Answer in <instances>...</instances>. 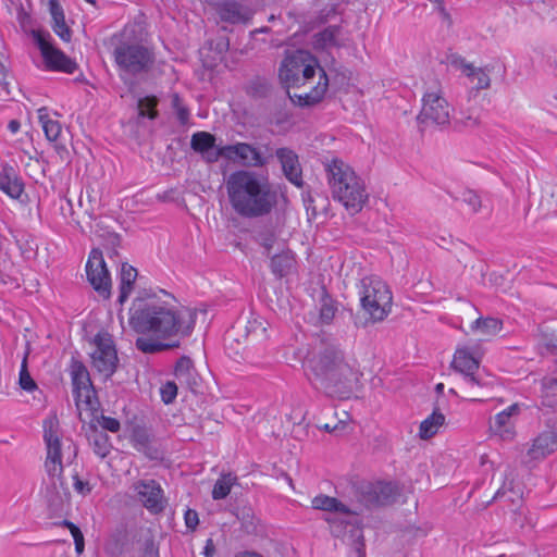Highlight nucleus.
Wrapping results in <instances>:
<instances>
[{"label":"nucleus","instance_id":"nucleus-1","mask_svg":"<svg viewBox=\"0 0 557 557\" xmlns=\"http://www.w3.org/2000/svg\"><path fill=\"white\" fill-rule=\"evenodd\" d=\"M197 319L195 309L156 295L134 300L129 309V325L138 334L135 346L144 354L178 348L181 341L191 335Z\"/></svg>","mask_w":557,"mask_h":557},{"label":"nucleus","instance_id":"nucleus-2","mask_svg":"<svg viewBox=\"0 0 557 557\" xmlns=\"http://www.w3.org/2000/svg\"><path fill=\"white\" fill-rule=\"evenodd\" d=\"M305 373L311 386L329 397L348 398L359 382V372L333 343L321 341L307 355Z\"/></svg>","mask_w":557,"mask_h":557},{"label":"nucleus","instance_id":"nucleus-3","mask_svg":"<svg viewBox=\"0 0 557 557\" xmlns=\"http://www.w3.org/2000/svg\"><path fill=\"white\" fill-rule=\"evenodd\" d=\"M225 188L232 209L242 218L268 215L277 202L269 177L250 169L232 172L225 181Z\"/></svg>","mask_w":557,"mask_h":557},{"label":"nucleus","instance_id":"nucleus-4","mask_svg":"<svg viewBox=\"0 0 557 557\" xmlns=\"http://www.w3.org/2000/svg\"><path fill=\"white\" fill-rule=\"evenodd\" d=\"M278 77L282 85L289 88H299L308 85V90L290 94L289 99L299 107H311L319 103L329 87V77L314 57L308 51L296 50L282 61Z\"/></svg>","mask_w":557,"mask_h":557},{"label":"nucleus","instance_id":"nucleus-5","mask_svg":"<svg viewBox=\"0 0 557 557\" xmlns=\"http://www.w3.org/2000/svg\"><path fill=\"white\" fill-rule=\"evenodd\" d=\"M59 420L55 414L44 421V440L47 445V458L45 469L50 478V487L47 498L49 507L54 512H61L70 504L71 494L63 481V455H66L69 462L77 456V447L71 441L62 443L58 435Z\"/></svg>","mask_w":557,"mask_h":557},{"label":"nucleus","instance_id":"nucleus-6","mask_svg":"<svg viewBox=\"0 0 557 557\" xmlns=\"http://www.w3.org/2000/svg\"><path fill=\"white\" fill-rule=\"evenodd\" d=\"M332 196L351 214H357L367 203L369 194L363 181L352 168L341 159H332L325 164Z\"/></svg>","mask_w":557,"mask_h":557},{"label":"nucleus","instance_id":"nucleus-7","mask_svg":"<svg viewBox=\"0 0 557 557\" xmlns=\"http://www.w3.org/2000/svg\"><path fill=\"white\" fill-rule=\"evenodd\" d=\"M450 368L460 374L457 387L470 400H482L483 389L492 385L490 376L480 372V362L467 350L455 351Z\"/></svg>","mask_w":557,"mask_h":557},{"label":"nucleus","instance_id":"nucleus-8","mask_svg":"<svg viewBox=\"0 0 557 557\" xmlns=\"http://www.w3.org/2000/svg\"><path fill=\"white\" fill-rule=\"evenodd\" d=\"M360 304L368 321L376 323L383 321L392 309V292L379 276L363 277L359 283Z\"/></svg>","mask_w":557,"mask_h":557},{"label":"nucleus","instance_id":"nucleus-9","mask_svg":"<svg viewBox=\"0 0 557 557\" xmlns=\"http://www.w3.org/2000/svg\"><path fill=\"white\" fill-rule=\"evenodd\" d=\"M120 77L126 82L128 76L148 73L154 63V53L139 44L120 42L113 50Z\"/></svg>","mask_w":557,"mask_h":557},{"label":"nucleus","instance_id":"nucleus-10","mask_svg":"<svg viewBox=\"0 0 557 557\" xmlns=\"http://www.w3.org/2000/svg\"><path fill=\"white\" fill-rule=\"evenodd\" d=\"M223 158L246 168H263L273 158L269 145L256 146L249 143H236L223 146Z\"/></svg>","mask_w":557,"mask_h":557},{"label":"nucleus","instance_id":"nucleus-11","mask_svg":"<svg viewBox=\"0 0 557 557\" xmlns=\"http://www.w3.org/2000/svg\"><path fill=\"white\" fill-rule=\"evenodd\" d=\"M422 102V109L417 116L421 131L449 123L450 107L441 90L425 92Z\"/></svg>","mask_w":557,"mask_h":557},{"label":"nucleus","instance_id":"nucleus-12","mask_svg":"<svg viewBox=\"0 0 557 557\" xmlns=\"http://www.w3.org/2000/svg\"><path fill=\"white\" fill-rule=\"evenodd\" d=\"M32 34L47 67L69 74L74 73L77 66L76 63L51 44L49 33L33 30Z\"/></svg>","mask_w":557,"mask_h":557},{"label":"nucleus","instance_id":"nucleus-13","mask_svg":"<svg viewBox=\"0 0 557 557\" xmlns=\"http://www.w3.org/2000/svg\"><path fill=\"white\" fill-rule=\"evenodd\" d=\"M94 343L96 348L91 354L92 366L104 379H109L115 372L119 362L113 339L108 333H98Z\"/></svg>","mask_w":557,"mask_h":557},{"label":"nucleus","instance_id":"nucleus-14","mask_svg":"<svg viewBox=\"0 0 557 557\" xmlns=\"http://www.w3.org/2000/svg\"><path fill=\"white\" fill-rule=\"evenodd\" d=\"M86 276L92 288L102 297L109 298L111 294V276L99 248L91 249L87 263Z\"/></svg>","mask_w":557,"mask_h":557},{"label":"nucleus","instance_id":"nucleus-15","mask_svg":"<svg viewBox=\"0 0 557 557\" xmlns=\"http://www.w3.org/2000/svg\"><path fill=\"white\" fill-rule=\"evenodd\" d=\"M398 496L397 486L391 482L366 483L359 490V500L367 508L392 505Z\"/></svg>","mask_w":557,"mask_h":557},{"label":"nucleus","instance_id":"nucleus-16","mask_svg":"<svg viewBox=\"0 0 557 557\" xmlns=\"http://www.w3.org/2000/svg\"><path fill=\"white\" fill-rule=\"evenodd\" d=\"M333 536L341 537L350 545L357 557H366L363 532L359 524L351 520L341 518H325Z\"/></svg>","mask_w":557,"mask_h":557},{"label":"nucleus","instance_id":"nucleus-17","mask_svg":"<svg viewBox=\"0 0 557 557\" xmlns=\"http://www.w3.org/2000/svg\"><path fill=\"white\" fill-rule=\"evenodd\" d=\"M138 500L151 513H160L166 506L163 490L154 480H139L133 485Z\"/></svg>","mask_w":557,"mask_h":557},{"label":"nucleus","instance_id":"nucleus-18","mask_svg":"<svg viewBox=\"0 0 557 557\" xmlns=\"http://www.w3.org/2000/svg\"><path fill=\"white\" fill-rule=\"evenodd\" d=\"M71 377L73 385V395L78 405L79 401L85 399V403L90 409L94 408L91 400L92 385L87 368L81 362L73 360L71 364Z\"/></svg>","mask_w":557,"mask_h":557},{"label":"nucleus","instance_id":"nucleus-19","mask_svg":"<svg viewBox=\"0 0 557 557\" xmlns=\"http://www.w3.org/2000/svg\"><path fill=\"white\" fill-rule=\"evenodd\" d=\"M275 157L281 163L284 176L295 186L301 187L302 170L297 153L290 148H278L275 150Z\"/></svg>","mask_w":557,"mask_h":557},{"label":"nucleus","instance_id":"nucleus-20","mask_svg":"<svg viewBox=\"0 0 557 557\" xmlns=\"http://www.w3.org/2000/svg\"><path fill=\"white\" fill-rule=\"evenodd\" d=\"M216 138L214 135L208 132H197L193 134L190 140V147L195 152L202 156L203 160L208 163H214L220 158H223L221 153L223 146L215 148Z\"/></svg>","mask_w":557,"mask_h":557},{"label":"nucleus","instance_id":"nucleus-21","mask_svg":"<svg viewBox=\"0 0 557 557\" xmlns=\"http://www.w3.org/2000/svg\"><path fill=\"white\" fill-rule=\"evenodd\" d=\"M557 450V433L553 430H546L540 433L532 442L527 451L530 460H542Z\"/></svg>","mask_w":557,"mask_h":557},{"label":"nucleus","instance_id":"nucleus-22","mask_svg":"<svg viewBox=\"0 0 557 557\" xmlns=\"http://www.w3.org/2000/svg\"><path fill=\"white\" fill-rule=\"evenodd\" d=\"M518 412L519 406L517 404L509 406L507 409L495 416L494 422H491L490 424V430L503 441L513 440L515 430L510 419Z\"/></svg>","mask_w":557,"mask_h":557},{"label":"nucleus","instance_id":"nucleus-23","mask_svg":"<svg viewBox=\"0 0 557 557\" xmlns=\"http://www.w3.org/2000/svg\"><path fill=\"white\" fill-rule=\"evenodd\" d=\"M131 442L136 450L143 453L150 460L161 459L162 454L153 444L151 434L146 428L135 426L131 435Z\"/></svg>","mask_w":557,"mask_h":557},{"label":"nucleus","instance_id":"nucleus-24","mask_svg":"<svg viewBox=\"0 0 557 557\" xmlns=\"http://www.w3.org/2000/svg\"><path fill=\"white\" fill-rule=\"evenodd\" d=\"M175 379L181 385H185L189 389L198 386V374L194 367L193 360L187 356H182L174 368Z\"/></svg>","mask_w":557,"mask_h":557},{"label":"nucleus","instance_id":"nucleus-25","mask_svg":"<svg viewBox=\"0 0 557 557\" xmlns=\"http://www.w3.org/2000/svg\"><path fill=\"white\" fill-rule=\"evenodd\" d=\"M0 189L13 199H17L23 190L24 183L13 166L4 165L0 172Z\"/></svg>","mask_w":557,"mask_h":557},{"label":"nucleus","instance_id":"nucleus-26","mask_svg":"<svg viewBox=\"0 0 557 557\" xmlns=\"http://www.w3.org/2000/svg\"><path fill=\"white\" fill-rule=\"evenodd\" d=\"M311 505L313 509L329 511V512H338L347 516H357L358 512L356 510H351L344 503L338 500L335 497H331L324 494H320L312 498Z\"/></svg>","mask_w":557,"mask_h":557},{"label":"nucleus","instance_id":"nucleus-27","mask_svg":"<svg viewBox=\"0 0 557 557\" xmlns=\"http://www.w3.org/2000/svg\"><path fill=\"white\" fill-rule=\"evenodd\" d=\"M295 263L294 255L290 250H282L278 253H275L271 258V270L273 274L278 277H283L287 275L293 269Z\"/></svg>","mask_w":557,"mask_h":557},{"label":"nucleus","instance_id":"nucleus-28","mask_svg":"<svg viewBox=\"0 0 557 557\" xmlns=\"http://www.w3.org/2000/svg\"><path fill=\"white\" fill-rule=\"evenodd\" d=\"M445 421V417L437 409L433 411L431 416H429L425 420H423L420 424L419 435L422 440H428L434 436L440 426L443 425Z\"/></svg>","mask_w":557,"mask_h":557},{"label":"nucleus","instance_id":"nucleus-29","mask_svg":"<svg viewBox=\"0 0 557 557\" xmlns=\"http://www.w3.org/2000/svg\"><path fill=\"white\" fill-rule=\"evenodd\" d=\"M38 119L41 123L46 138L49 141H57L62 132L61 124L58 121L51 120L49 117L48 110L45 107L38 110Z\"/></svg>","mask_w":557,"mask_h":557},{"label":"nucleus","instance_id":"nucleus-30","mask_svg":"<svg viewBox=\"0 0 557 557\" xmlns=\"http://www.w3.org/2000/svg\"><path fill=\"white\" fill-rule=\"evenodd\" d=\"M137 277V270L128 263H122L120 278V301L123 302L129 295L133 284Z\"/></svg>","mask_w":557,"mask_h":557},{"label":"nucleus","instance_id":"nucleus-31","mask_svg":"<svg viewBox=\"0 0 557 557\" xmlns=\"http://www.w3.org/2000/svg\"><path fill=\"white\" fill-rule=\"evenodd\" d=\"M219 16L222 21L235 24L245 21L242 5L237 2H225L218 9Z\"/></svg>","mask_w":557,"mask_h":557},{"label":"nucleus","instance_id":"nucleus-32","mask_svg":"<svg viewBox=\"0 0 557 557\" xmlns=\"http://www.w3.org/2000/svg\"><path fill=\"white\" fill-rule=\"evenodd\" d=\"M503 322L496 318H479L472 325V331H478L484 336H494L502 331Z\"/></svg>","mask_w":557,"mask_h":557},{"label":"nucleus","instance_id":"nucleus-33","mask_svg":"<svg viewBox=\"0 0 557 557\" xmlns=\"http://www.w3.org/2000/svg\"><path fill=\"white\" fill-rule=\"evenodd\" d=\"M542 404L543 406L557 408V376L544 377L542 381Z\"/></svg>","mask_w":557,"mask_h":557},{"label":"nucleus","instance_id":"nucleus-34","mask_svg":"<svg viewBox=\"0 0 557 557\" xmlns=\"http://www.w3.org/2000/svg\"><path fill=\"white\" fill-rule=\"evenodd\" d=\"M90 442L94 447V453L99 456L100 458H104L110 453V444H109V436L103 433L99 432L98 430H94Z\"/></svg>","mask_w":557,"mask_h":557},{"label":"nucleus","instance_id":"nucleus-35","mask_svg":"<svg viewBox=\"0 0 557 557\" xmlns=\"http://www.w3.org/2000/svg\"><path fill=\"white\" fill-rule=\"evenodd\" d=\"M467 77L470 83L474 85L476 90L487 89L491 86V78L488 75V69L486 67H473Z\"/></svg>","mask_w":557,"mask_h":557},{"label":"nucleus","instance_id":"nucleus-36","mask_svg":"<svg viewBox=\"0 0 557 557\" xmlns=\"http://www.w3.org/2000/svg\"><path fill=\"white\" fill-rule=\"evenodd\" d=\"M235 481L236 478H233L231 474H223L213 486L212 498L214 500L225 498L230 494L231 487Z\"/></svg>","mask_w":557,"mask_h":557},{"label":"nucleus","instance_id":"nucleus-37","mask_svg":"<svg viewBox=\"0 0 557 557\" xmlns=\"http://www.w3.org/2000/svg\"><path fill=\"white\" fill-rule=\"evenodd\" d=\"M158 99L154 96H147L138 100V111L140 116H147L150 120H154L158 116L156 107Z\"/></svg>","mask_w":557,"mask_h":557},{"label":"nucleus","instance_id":"nucleus-38","mask_svg":"<svg viewBox=\"0 0 557 557\" xmlns=\"http://www.w3.org/2000/svg\"><path fill=\"white\" fill-rule=\"evenodd\" d=\"M28 351L25 352L21 363L18 384L22 389L32 392L37 388L36 382L33 380L27 368Z\"/></svg>","mask_w":557,"mask_h":557},{"label":"nucleus","instance_id":"nucleus-39","mask_svg":"<svg viewBox=\"0 0 557 557\" xmlns=\"http://www.w3.org/2000/svg\"><path fill=\"white\" fill-rule=\"evenodd\" d=\"M336 311V302L327 295H324L320 307V320L322 323L329 324L334 319Z\"/></svg>","mask_w":557,"mask_h":557},{"label":"nucleus","instance_id":"nucleus-40","mask_svg":"<svg viewBox=\"0 0 557 557\" xmlns=\"http://www.w3.org/2000/svg\"><path fill=\"white\" fill-rule=\"evenodd\" d=\"M236 517L238 520H240L242 527L247 533L256 532L257 527L255 523V515L251 508L243 507L242 509H238Z\"/></svg>","mask_w":557,"mask_h":557},{"label":"nucleus","instance_id":"nucleus-41","mask_svg":"<svg viewBox=\"0 0 557 557\" xmlns=\"http://www.w3.org/2000/svg\"><path fill=\"white\" fill-rule=\"evenodd\" d=\"M338 33L339 28L337 26H330L317 35V44L323 48L335 46L337 45L336 37Z\"/></svg>","mask_w":557,"mask_h":557},{"label":"nucleus","instance_id":"nucleus-42","mask_svg":"<svg viewBox=\"0 0 557 557\" xmlns=\"http://www.w3.org/2000/svg\"><path fill=\"white\" fill-rule=\"evenodd\" d=\"M271 91V85L264 79L252 81L248 87V92L256 98H265Z\"/></svg>","mask_w":557,"mask_h":557},{"label":"nucleus","instance_id":"nucleus-43","mask_svg":"<svg viewBox=\"0 0 557 557\" xmlns=\"http://www.w3.org/2000/svg\"><path fill=\"white\" fill-rule=\"evenodd\" d=\"M460 200L469 206L473 213H478L482 208L481 197L472 189L463 190Z\"/></svg>","mask_w":557,"mask_h":557},{"label":"nucleus","instance_id":"nucleus-44","mask_svg":"<svg viewBox=\"0 0 557 557\" xmlns=\"http://www.w3.org/2000/svg\"><path fill=\"white\" fill-rule=\"evenodd\" d=\"M172 108L176 112V116L182 125L187 124L189 120V110L183 106L182 99L178 94H173L171 98Z\"/></svg>","mask_w":557,"mask_h":557},{"label":"nucleus","instance_id":"nucleus-45","mask_svg":"<svg viewBox=\"0 0 557 557\" xmlns=\"http://www.w3.org/2000/svg\"><path fill=\"white\" fill-rule=\"evenodd\" d=\"M542 344L547 354L557 358V331L544 333Z\"/></svg>","mask_w":557,"mask_h":557},{"label":"nucleus","instance_id":"nucleus-46","mask_svg":"<svg viewBox=\"0 0 557 557\" xmlns=\"http://www.w3.org/2000/svg\"><path fill=\"white\" fill-rule=\"evenodd\" d=\"M53 32L65 42L72 38V32L65 23V17L52 21Z\"/></svg>","mask_w":557,"mask_h":557},{"label":"nucleus","instance_id":"nucleus-47","mask_svg":"<svg viewBox=\"0 0 557 557\" xmlns=\"http://www.w3.org/2000/svg\"><path fill=\"white\" fill-rule=\"evenodd\" d=\"M161 399L164 404L169 405L173 403V400L177 396V385L175 382H166L160 388Z\"/></svg>","mask_w":557,"mask_h":557},{"label":"nucleus","instance_id":"nucleus-48","mask_svg":"<svg viewBox=\"0 0 557 557\" xmlns=\"http://www.w3.org/2000/svg\"><path fill=\"white\" fill-rule=\"evenodd\" d=\"M258 243L264 248L265 255L270 256L273 247L277 244V239L272 232H263L258 235Z\"/></svg>","mask_w":557,"mask_h":557},{"label":"nucleus","instance_id":"nucleus-49","mask_svg":"<svg viewBox=\"0 0 557 557\" xmlns=\"http://www.w3.org/2000/svg\"><path fill=\"white\" fill-rule=\"evenodd\" d=\"M449 63L453 67L460 70L465 76L469 75V72L474 67L472 63H468L462 57L457 54L449 57Z\"/></svg>","mask_w":557,"mask_h":557},{"label":"nucleus","instance_id":"nucleus-50","mask_svg":"<svg viewBox=\"0 0 557 557\" xmlns=\"http://www.w3.org/2000/svg\"><path fill=\"white\" fill-rule=\"evenodd\" d=\"M73 487L82 496H86L92 491L91 484L88 481H83L77 473L73 475Z\"/></svg>","mask_w":557,"mask_h":557},{"label":"nucleus","instance_id":"nucleus-51","mask_svg":"<svg viewBox=\"0 0 557 557\" xmlns=\"http://www.w3.org/2000/svg\"><path fill=\"white\" fill-rule=\"evenodd\" d=\"M100 425L102 429L113 433L117 432L121 428L119 420L106 416H101Z\"/></svg>","mask_w":557,"mask_h":557},{"label":"nucleus","instance_id":"nucleus-52","mask_svg":"<svg viewBox=\"0 0 557 557\" xmlns=\"http://www.w3.org/2000/svg\"><path fill=\"white\" fill-rule=\"evenodd\" d=\"M104 240L106 249L119 247L121 244V237L117 233H103L99 235Z\"/></svg>","mask_w":557,"mask_h":557},{"label":"nucleus","instance_id":"nucleus-53","mask_svg":"<svg viewBox=\"0 0 557 557\" xmlns=\"http://www.w3.org/2000/svg\"><path fill=\"white\" fill-rule=\"evenodd\" d=\"M184 519H185L186 527L191 531H194L199 523L198 513L196 510H193V509L186 510Z\"/></svg>","mask_w":557,"mask_h":557},{"label":"nucleus","instance_id":"nucleus-54","mask_svg":"<svg viewBox=\"0 0 557 557\" xmlns=\"http://www.w3.org/2000/svg\"><path fill=\"white\" fill-rule=\"evenodd\" d=\"M49 11L52 16V21L61 20V18L65 17L63 9L59 3V0H50L49 1Z\"/></svg>","mask_w":557,"mask_h":557},{"label":"nucleus","instance_id":"nucleus-55","mask_svg":"<svg viewBox=\"0 0 557 557\" xmlns=\"http://www.w3.org/2000/svg\"><path fill=\"white\" fill-rule=\"evenodd\" d=\"M247 330L248 332L257 336L262 335L265 332V327L262 326V322L257 319H253L252 321L248 322Z\"/></svg>","mask_w":557,"mask_h":557},{"label":"nucleus","instance_id":"nucleus-56","mask_svg":"<svg viewBox=\"0 0 557 557\" xmlns=\"http://www.w3.org/2000/svg\"><path fill=\"white\" fill-rule=\"evenodd\" d=\"M456 123L460 124L463 127H474L479 125V119L472 115H467L458 119Z\"/></svg>","mask_w":557,"mask_h":557},{"label":"nucleus","instance_id":"nucleus-57","mask_svg":"<svg viewBox=\"0 0 557 557\" xmlns=\"http://www.w3.org/2000/svg\"><path fill=\"white\" fill-rule=\"evenodd\" d=\"M344 428H345L344 421H338L334 425H331L330 423H325L324 425L320 426V429L325 430L327 432H335V431H337L339 429H344Z\"/></svg>","mask_w":557,"mask_h":557},{"label":"nucleus","instance_id":"nucleus-58","mask_svg":"<svg viewBox=\"0 0 557 557\" xmlns=\"http://www.w3.org/2000/svg\"><path fill=\"white\" fill-rule=\"evenodd\" d=\"M73 539H74V543L75 544H81V543H84V535L81 531V529L76 530L75 532L71 533Z\"/></svg>","mask_w":557,"mask_h":557},{"label":"nucleus","instance_id":"nucleus-59","mask_svg":"<svg viewBox=\"0 0 557 557\" xmlns=\"http://www.w3.org/2000/svg\"><path fill=\"white\" fill-rule=\"evenodd\" d=\"M21 127V124L18 121L16 120H11L9 122V125H8V128L12 132V133H16Z\"/></svg>","mask_w":557,"mask_h":557},{"label":"nucleus","instance_id":"nucleus-60","mask_svg":"<svg viewBox=\"0 0 557 557\" xmlns=\"http://www.w3.org/2000/svg\"><path fill=\"white\" fill-rule=\"evenodd\" d=\"M60 524L66 527L71 533H73L79 529L76 524H74L73 522H71L69 520H63Z\"/></svg>","mask_w":557,"mask_h":557},{"label":"nucleus","instance_id":"nucleus-61","mask_svg":"<svg viewBox=\"0 0 557 557\" xmlns=\"http://www.w3.org/2000/svg\"><path fill=\"white\" fill-rule=\"evenodd\" d=\"M236 557H263L262 555L253 552H244Z\"/></svg>","mask_w":557,"mask_h":557},{"label":"nucleus","instance_id":"nucleus-62","mask_svg":"<svg viewBox=\"0 0 557 557\" xmlns=\"http://www.w3.org/2000/svg\"><path fill=\"white\" fill-rule=\"evenodd\" d=\"M84 547H85V542L84 543H81V544H75V550L78 555H81L83 552H84Z\"/></svg>","mask_w":557,"mask_h":557},{"label":"nucleus","instance_id":"nucleus-63","mask_svg":"<svg viewBox=\"0 0 557 557\" xmlns=\"http://www.w3.org/2000/svg\"><path fill=\"white\" fill-rule=\"evenodd\" d=\"M117 247H113V248H109L107 249L108 250V255L110 258H112L113 256H117Z\"/></svg>","mask_w":557,"mask_h":557},{"label":"nucleus","instance_id":"nucleus-64","mask_svg":"<svg viewBox=\"0 0 557 557\" xmlns=\"http://www.w3.org/2000/svg\"><path fill=\"white\" fill-rule=\"evenodd\" d=\"M435 392H436L437 394H442V393L444 392V384H443V383H438V384H436V386H435Z\"/></svg>","mask_w":557,"mask_h":557}]
</instances>
